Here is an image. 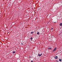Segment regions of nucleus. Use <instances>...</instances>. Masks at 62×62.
<instances>
[{"label": "nucleus", "mask_w": 62, "mask_h": 62, "mask_svg": "<svg viewBox=\"0 0 62 62\" xmlns=\"http://www.w3.org/2000/svg\"><path fill=\"white\" fill-rule=\"evenodd\" d=\"M56 49H57V48L56 47H55L54 49L52 51V52H54V51H56Z\"/></svg>", "instance_id": "f257e3e1"}, {"label": "nucleus", "mask_w": 62, "mask_h": 62, "mask_svg": "<svg viewBox=\"0 0 62 62\" xmlns=\"http://www.w3.org/2000/svg\"><path fill=\"white\" fill-rule=\"evenodd\" d=\"M42 54H38V56H41V55H42Z\"/></svg>", "instance_id": "f03ea898"}, {"label": "nucleus", "mask_w": 62, "mask_h": 62, "mask_svg": "<svg viewBox=\"0 0 62 62\" xmlns=\"http://www.w3.org/2000/svg\"><path fill=\"white\" fill-rule=\"evenodd\" d=\"M57 58H58V57H57V56H56L54 57L55 59H57Z\"/></svg>", "instance_id": "7ed1b4c3"}, {"label": "nucleus", "mask_w": 62, "mask_h": 62, "mask_svg": "<svg viewBox=\"0 0 62 62\" xmlns=\"http://www.w3.org/2000/svg\"><path fill=\"white\" fill-rule=\"evenodd\" d=\"M59 59H57L56 60V62H59Z\"/></svg>", "instance_id": "20e7f679"}, {"label": "nucleus", "mask_w": 62, "mask_h": 62, "mask_svg": "<svg viewBox=\"0 0 62 62\" xmlns=\"http://www.w3.org/2000/svg\"><path fill=\"white\" fill-rule=\"evenodd\" d=\"M62 60V59H59V61H60V62H61V61H62V60Z\"/></svg>", "instance_id": "39448f33"}, {"label": "nucleus", "mask_w": 62, "mask_h": 62, "mask_svg": "<svg viewBox=\"0 0 62 62\" xmlns=\"http://www.w3.org/2000/svg\"><path fill=\"white\" fill-rule=\"evenodd\" d=\"M51 49H52V48H51L50 47H49L48 48V50H51Z\"/></svg>", "instance_id": "423d86ee"}, {"label": "nucleus", "mask_w": 62, "mask_h": 62, "mask_svg": "<svg viewBox=\"0 0 62 62\" xmlns=\"http://www.w3.org/2000/svg\"><path fill=\"white\" fill-rule=\"evenodd\" d=\"M33 33H34V32L32 31L31 32V34H33Z\"/></svg>", "instance_id": "0eeeda50"}, {"label": "nucleus", "mask_w": 62, "mask_h": 62, "mask_svg": "<svg viewBox=\"0 0 62 62\" xmlns=\"http://www.w3.org/2000/svg\"><path fill=\"white\" fill-rule=\"evenodd\" d=\"M60 25L61 26H62V23H61L60 24Z\"/></svg>", "instance_id": "6e6552de"}, {"label": "nucleus", "mask_w": 62, "mask_h": 62, "mask_svg": "<svg viewBox=\"0 0 62 62\" xmlns=\"http://www.w3.org/2000/svg\"><path fill=\"white\" fill-rule=\"evenodd\" d=\"M37 35H39V32H38L37 33Z\"/></svg>", "instance_id": "1a4fd4ad"}, {"label": "nucleus", "mask_w": 62, "mask_h": 62, "mask_svg": "<svg viewBox=\"0 0 62 62\" xmlns=\"http://www.w3.org/2000/svg\"><path fill=\"white\" fill-rule=\"evenodd\" d=\"M15 51H14V52H13V54H15Z\"/></svg>", "instance_id": "9d476101"}, {"label": "nucleus", "mask_w": 62, "mask_h": 62, "mask_svg": "<svg viewBox=\"0 0 62 62\" xmlns=\"http://www.w3.org/2000/svg\"><path fill=\"white\" fill-rule=\"evenodd\" d=\"M33 39V38H32V37L31 38V40H32V39Z\"/></svg>", "instance_id": "9b49d317"}, {"label": "nucleus", "mask_w": 62, "mask_h": 62, "mask_svg": "<svg viewBox=\"0 0 62 62\" xmlns=\"http://www.w3.org/2000/svg\"><path fill=\"white\" fill-rule=\"evenodd\" d=\"M29 57L30 58H32V57H30V56H29Z\"/></svg>", "instance_id": "f8f14e48"}, {"label": "nucleus", "mask_w": 62, "mask_h": 62, "mask_svg": "<svg viewBox=\"0 0 62 62\" xmlns=\"http://www.w3.org/2000/svg\"><path fill=\"white\" fill-rule=\"evenodd\" d=\"M23 43L22 42V43H21V44H22V45H23Z\"/></svg>", "instance_id": "ddd939ff"}, {"label": "nucleus", "mask_w": 62, "mask_h": 62, "mask_svg": "<svg viewBox=\"0 0 62 62\" xmlns=\"http://www.w3.org/2000/svg\"><path fill=\"white\" fill-rule=\"evenodd\" d=\"M54 29V28H51V30H52V29Z\"/></svg>", "instance_id": "4468645a"}, {"label": "nucleus", "mask_w": 62, "mask_h": 62, "mask_svg": "<svg viewBox=\"0 0 62 62\" xmlns=\"http://www.w3.org/2000/svg\"><path fill=\"white\" fill-rule=\"evenodd\" d=\"M31 62H33V61H31Z\"/></svg>", "instance_id": "2eb2a0df"}, {"label": "nucleus", "mask_w": 62, "mask_h": 62, "mask_svg": "<svg viewBox=\"0 0 62 62\" xmlns=\"http://www.w3.org/2000/svg\"><path fill=\"white\" fill-rule=\"evenodd\" d=\"M54 23H56V22H54Z\"/></svg>", "instance_id": "dca6fc26"}, {"label": "nucleus", "mask_w": 62, "mask_h": 62, "mask_svg": "<svg viewBox=\"0 0 62 62\" xmlns=\"http://www.w3.org/2000/svg\"><path fill=\"white\" fill-rule=\"evenodd\" d=\"M49 22H50L49 21H48V23H49Z\"/></svg>", "instance_id": "f3484780"}, {"label": "nucleus", "mask_w": 62, "mask_h": 62, "mask_svg": "<svg viewBox=\"0 0 62 62\" xmlns=\"http://www.w3.org/2000/svg\"><path fill=\"white\" fill-rule=\"evenodd\" d=\"M43 7L44 8V6H43Z\"/></svg>", "instance_id": "a211bd4d"}, {"label": "nucleus", "mask_w": 62, "mask_h": 62, "mask_svg": "<svg viewBox=\"0 0 62 62\" xmlns=\"http://www.w3.org/2000/svg\"><path fill=\"white\" fill-rule=\"evenodd\" d=\"M46 4H47V3H46Z\"/></svg>", "instance_id": "6ab92c4d"}]
</instances>
